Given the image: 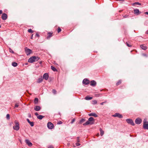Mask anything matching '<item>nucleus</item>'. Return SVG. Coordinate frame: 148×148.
Segmentation results:
<instances>
[{"label": "nucleus", "instance_id": "8fccbe9b", "mask_svg": "<svg viewBox=\"0 0 148 148\" xmlns=\"http://www.w3.org/2000/svg\"><path fill=\"white\" fill-rule=\"evenodd\" d=\"M2 13V10H0V14H1Z\"/></svg>", "mask_w": 148, "mask_h": 148}, {"label": "nucleus", "instance_id": "c85d7f7f", "mask_svg": "<svg viewBox=\"0 0 148 148\" xmlns=\"http://www.w3.org/2000/svg\"><path fill=\"white\" fill-rule=\"evenodd\" d=\"M97 102L96 100H93L92 101V103L93 104H95L97 103Z\"/></svg>", "mask_w": 148, "mask_h": 148}, {"label": "nucleus", "instance_id": "a18cd8bd", "mask_svg": "<svg viewBox=\"0 0 148 148\" xmlns=\"http://www.w3.org/2000/svg\"><path fill=\"white\" fill-rule=\"evenodd\" d=\"M62 123V122L61 121H60L58 123V124H61Z\"/></svg>", "mask_w": 148, "mask_h": 148}, {"label": "nucleus", "instance_id": "e433bc0d", "mask_svg": "<svg viewBox=\"0 0 148 148\" xmlns=\"http://www.w3.org/2000/svg\"><path fill=\"white\" fill-rule=\"evenodd\" d=\"M19 106V105H18V103H16L15 104V107H14V108H17Z\"/></svg>", "mask_w": 148, "mask_h": 148}, {"label": "nucleus", "instance_id": "4468645a", "mask_svg": "<svg viewBox=\"0 0 148 148\" xmlns=\"http://www.w3.org/2000/svg\"><path fill=\"white\" fill-rule=\"evenodd\" d=\"M96 84V82L94 80H92L90 82V85L92 86H95Z\"/></svg>", "mask_w": 148, "mask_h": 148}, {"label": "nucleus", "instance_id": "6e6d98bb", "mask_svg": "<svg viewBox=\"0 0 148 148\" xmlns=\"http://www.w3.org/2000/svg\"><path fill=\"white\" fill-rule=\"evenodd\" d=\"M146 34H148V31H147L146 32Z\"/></svg>", "mask_w": 148, "mask_h": 148}, {"label": "nucleus", "instance_id": "6e6552de", "mask_svg": "<svg viewBox=\"0 0 148 148\" xmlns=\"http://www.w3.org/2000/svg\"><path fill=\"white\" fill-rule=\"evenodd\" d=\"M34 56L31 57L28 60V62H29L32 63L34 62Z\"/></svg>", "mask_w": 148, "mask_h": 148}, {"label": "nucleus", "instance_id": "2eb2a0df", "mask_svg": "<svg viewBox=\"0 0 148 148\" xmlns=\"http://www.w3.org/2000/svg\"><path fill=\"white\" fill-rule=\"evenodd\" d=\"M25 142L29 146L31 147L32 146V144L31 143L29 140H28L27 139L25 140Z\"/></svg>", "mask_w": 148, "mask_h": 148}, {"label": "nucleus", "instance_id": "b1692460", "mask_svg": "<svg viewBox=\"0 0 148 148\" xmlns=\"http://www.w3.org/2000/svg\"><path fill=\"white\" fill-rule=\"evenodd\" d=\"M34 62L35 61H38L40 59V58L38 57H36L35 56H34Z\"/></svg>", "mask_w": 148, "mask_h": 148}, {"label": "nucleus", "instance_id": "4d7b16f0", "mask_svg": "<svg viewBox=\"0 0 148 148\" xmlns=\"http://www.w3.org/2000/svg\"><path fill=\"white\" fill-rule=\"evenodd\" d=\"M127 17V16H124V18H126Z\"/></svg>", "mask_w": 148, "mask_h": 148}, {"label": "nucleus", "instance_id": "37998d69", "mask_svg": "<svg viewBox=\"0 0 148 148\" xmlns=\"http://www.w3.org/2000/svg\"><path fill=\"white\" fill-rule=\"evenodd\" d=\"M106 102H105V101L104 102H103L101 103H100V104L101 105H103L104 104V103H105Z\"/></svg>", "mask_w": 148, "mask_h": 148}, {"label": "nucleus", "instance_id": "cd10ccee", "mask_svg": "<svg viewBox=\"0 0 148 148\" xmlns=\"http://www.w3.org/2000/svg\"><path fill=\"white\" fill-rule=\"evenodd\" d=\"M29 123L30 124V125L32 127L34 125V123L33 122L30 121Z\"/></svg>", "mask_w": 148, "mask_h": 148}, {"label": "nucleus", "instance_id": "a878e982", "mask_svg": "<svg viewBox=\"0 0 148 148\" xmlns=\"http://www.w3.org/2000/svg\"><path fill=\"white\" fill-rule=\"evenodd\" d=\"M12 65L14 67H16L17 65V63L16 62H13L12 63Z\"/></svg>", "mask_w": 148, "mask_h": 148}, {"label": "nucleus", "instance_id": "aec40b11", "mask_svg": "<svg viewBox=\"0 0 148 148\" xmlns=\"http://www.w3.org/2000/svg\"><path fill=\"white\" fill-rule=\"evenodd\" d=\"M42 80H43V79H42V77H40L38 79V80L37 82V83H40L42 82Z\"/></svg>", "mask_w": 148, "mask_h": 148}, {"label": "nucleus", "instance_id": "5701e85b", "mask_svg": "<svg viewBox=\"0 0 148 148\" xmlns=\"http://www.w3.org/2000/svg\"><path fill=\"white\" fill-rule=\"evenodd\" d=\"M52 33H51L50 32H49L48 33V36H47V38H49L51 37L52 36Z\"/></svg>", "mask_w": 148, "mask_h": 148}, {"label": "nucleus", "instance_id": "c03bdc74", "mask_svg": "<svg viewBox=\"0 0 148 148\" xmlns=\"http://www.w3.org/2000/svg\"><path fill=\"white\" fill-rule=\"evenodd\" d=\"M35 114L37 116H38V114L37 112H36L35 113Z\"/></svg>", "mask_w": 148, "mask_h": 148}, {"label": "nucleus", "instance_id": "7ed1b4c3", "mask_svg": "<svg viewBox=\"0 0 148 148\" xmlns=\"http://www.w3.org/2000/svg\"><path fill=\"white\" fill-rule=\"evenodd\" d=\"M14 123L15 124V126L13 127L14 129L16 130H18L19 128V124L18 122H17L16 121H15Z\"/></svg>", "mask_w": 148, "mask_h": 148}, {"label": "nucleus", "instance_id": "a19ab883", "mask_svg": "<svg viewBox=\"0 0 148 148\" xmlns=\"http://www.w3.org/2000/svg\"><path fill=\"white\" fill-rule=\"evenodd\" d=\"M80 144L78 143H76V145L77 146H79L80 145Z\"/></svg>", "mask_w": 148, "mask_h": 148}, {"label": "nucleus", "instance_id": "a211bd4d", "mask_svg": "<svg viewBox=\"0 0 148 148\" xmlns=\"http://www.w3.org/2000/svg\"><path fill=\"white\" fill-rule=\"evenodd\" d=\"M140 47L143 49L146 50L147 49V47L144 45H140Z\"/></svg>", "mask_w": 148, "mask_h": 148}, {"label": "nucleus", "instance_id": "f8f14e48", "mask_svg": "<svg viewBox=\"0 0 148 148\" xmlns=\"http://www.w3.org/2000/svg\"><path fill=\"white\" fill-rule=\"evenodd\" d=\"M49 77V75L47 73H45L43 75V78L46 80H47Z\"/></svg>", "mask_w": 148, "mask_h": 148}, {"label": "nucleus", "instance_id": "f03ea898", "mask_svg": "<svg viewBox=\"0 0 148 148\" xmlns=\"http://www.w3.org/2000/svg\"><path fill=\"white\" fill-rule=\"evenodd\" d=\"M143 127L145 129H148V122L146 119L144 120Z\"/></svg>", "mask_w": 148, "mask_h": 148}, {"label": "nucleus", "instance_id": "473e14b6", "mask_svg": "<svg viewBox=\"0 0 148 148\" xmlns=\"http://www.w3.org/2000/svg\"><path fill=\"white\" fill-rule=\"evenodd\" d=\"M85 119H82L81 120H80V123H83V122H84L85 121Z\"/></svg>", "mask_w": 148, "mask_h": 148}, {"label": "nucleus", "instance_id": "9b49d317", "mask_svg": "<svg viewBox=\"0 0 148 148\" xmlns=\"http://www.w3.org/2000/svg\"><path fill=\"white\" fill-rule=\"evenodd\" d=\"M7 17V15L5 13H3L2 16V18L4 20H5Z\"/></svg>", "mask_w": 148, "mask_h": 148}, {"label": "nucleus", "instance_id": "de8ad7c7", "mask_svg": "<svg viewBox=\"0 0 148 148\" xmlns=\"http://www.w3.org/2000/svg\"><path fill=\"white\" fill-rule=\"evenodd\" d=\"M79 137H77V142H79Z\"/></svg>", "mask_w": 148, "mask_h": 148}, {"label": "nucleus", "instance_id": "09e8293b", "mask_svg": "<svg viewBox=\"0 0 148 148\" xmlns=\"http://www.w3.org/2000/svg\"><path fill=\"white\" fill-rule=\"evenodd\" d=\"M53 147L52 146H50L48 148H53Z\"/></svg>", "mask_w": 148, "mask_h": 148}, {"label": "nucleus", "instance_id": "864d4df0", "mask_svg": "<svg viewBox=\"0 0 148 148\" xmlns=\"http://www.w3.org/2000/svg\"><path fill=\"white\" fill-rule=\"evenodd\" d=\"M33 34L32 35V36L31 37V38L32 39L33 38Z\"/></svg>", "mask_w": 148, "mask_h": 148}, {"label": "nucleus", "instance_id": "f257e3e1", "mask_svg": "<svg viewBox=\"0 0 148 148\" xmlns=\"http://www.w3.org/2000/svg\"><path fill=\"white\" fill-rule=\"evenodd\" d=\"M94 119L92 117H90L85 123L83 124L84 125H92L94 123Z\"/></svg>", "mask_w": 148, "mask_h": 148}, {"label": "nucleus", "instance_id": "39448f33", "mask_svg": "<svg viewBox=\"0 0 148 148\" xmlns=\"http://www.w3.org/2000/svg\"><path fill=\"white\" fill-rule=\"evenodd\" d=\"M25 52L27 55H29L32 52V51L27 48H26L25 49Z\"/></svg>", "mask_w": 148, "mask_h": 148}, {"label": "nucleus", "instance_id": "7c9ffc66", "mask_svg": "<svg viewBox=\"0 0 148 148\" xmlns=\"http://www.w3.org/2000/svg\"><path fill=\"white\" fill-rule=\"evenodd\" d=\"M28 32L32 33H33L34 32L33 31H32L31 29H29L28 30Z\"/></svg>", "mask_w": 148, "mask_h": 148}, {"label": "nucleus", "instance_id": "dca6fc26", "mask_svg": "<svg viewBox=\"0 0 148 148\" xmlns=\"http://www.w3.org/2000/svg\"><path fill=\"white\" fill-rule=\"evenodd\" d=\"M41 109V108L40 106H36L34 108V110L36 111H39Z\"/></svg>", "mask_w": 148, "mask_h": 148}, {"label": "nucleus", "instance_id": "9d476101", "mask_svg": "<svg viewBox=\"0 0 148 148\" xmlns=\"http://www.w3.org/2000/svg\"><path fill=\"white\" fill-rule=\"evenodd\" d=\"M141 119L139 118H138L135 120L136 123L138 124H140L141 123Z\"/></svg>", "mask_w": 148, "mask_h": 148}, {"label": "nucleus", "instance_id": "c9c22d12", "mask_svg": "<svg viewBox=\"0 0 148 148\" xmlns=\"http://www.w3.org/2000/svg\"><path fill=\"white\" fill-rule=\"evenodd\" d=\"M52 92L54 94H55L56 93V90L53 89L52 90Z\"/></svg>", "mask_w": 148, "mask_h": 148}, {"label": "nucleus", "instance_id": "13d9d810", "mask_svg": "<svg viewBox=\"0 0 148 148\" xmlns=\"http://www.w3.org/2000/svg\"><path fill=\"white\" fill-rule=\"evenodd\" d=\"M1 27V25H0V27Z\"/></svg>", "mask_w": 148, "mask_h": 148}, {"label": "nucleus", "instance_id": "423d86ee", "mask_svg": "<svg viewBox=\"0 0 148 148\" xmlns=\"http://www.w3.org/2000/svg\"><path fill=\"white\" fill-rule=\"evenodd\" d=\"M126 121L128 123L132 125H134V123L132 119H127L126 120Z\"/></svg>", "mask_w": 148, "mask_h": 148}, {"label": "nucleus", "instance_id": "0eeeda50", "mask_svg": "<svg viewBox=\"0 0 148 148\" xmlns=\"http://www.w3.org/2000/svg\"><path fill=\"white\" fill-rule=\"evenodd\" d=\"M114 117H117L119 118H121L123 117L119 113H116L112 115Z\"/></svg>", "mask_w": 148, "mask_h": 148}, {"label": "nucleus", "instance_id": "49530a36", "mask_svg": "<svg viewBox=\"0 0 148 148\" xmlns=\"http://www.w3.org/2000/svg\"><path fill=\"white\" fill-rule=\"evenodd\" d=\"M27 120L28 123H29L30 122L29 119H27Z\"/></svg>", "mask_w": 148, "mask_h": 148}, {"label": "nucleus", "instance_id": "20e7f679", "mask_svg": "<svg viewBox=\"0 0 148 148\" xmlns=\"http://www.w3.org/2000/svg\"><path fill=\"white\" fill-rule=\"evenodd\" d=\"M47 126L49 129H51L53 128L54 125L51 122H49L47 124Z\"/></svg>", "mask_w": 148, "mask_h": 148}, {"label": "nucleus", "instance_id": "6ab92c4d", "mask_svg": "<svg viewBox=\"0 0 148 148\" xmlns=\"http://www.w3.org/2000/svg\"><path fill=\"white\" fill-rule=\"evenodd\" d=\"M92 98V97H90L89 96H87L85 97V99L86 100H91Z\"/></svg>", "mask_w": 148, "mask_h": 148}, {"label": "nucleus", "instance_id": "ddd939ff", "mask_svg": "<svg viewBox=\"0 0 148 148\" xmlns=\"http://www.w3.org/2000/svg\"><path fill=\"white\" fill-rule=\"evenodd\" d=\"M134 13L136 15H138L140 14V13L138 9H136L134 10Z\"/></svg>", "mask_w": 148, "mask_h": 148}, {"label": "nucleus", "instance_id": "603ef678", "mask_svg": "<svg viewBox=\"0 0 148 148\" xmlns=\"http://www.w3.org/2000/svg\"><path fill=\"white\" fill-rule=\"evenodd\" d=\"M145 14H147L148 15V12H146L145 13Z\"/></svg>", "mask_w": 148, "mask_h": 148}, {"label": "nucleus", "instance_id": "5fc2aeb1", "mask_svg": "<svg viewBox=\"0 0 148 148\" xmlns=\"http://www.w3.org/2000/svg\"><path fill=\"white\" fill-rule=\"evenodd\" d=\"M29 117H31V114H29Z\"/></svg>", "mask_w": 148, "mask_h": 148}, {"label": "nucleus", "instance_id": "f3484780", "mask_svg": "<svg viewBox=\"0 0 148 148\" xmlns=\"http://www.w3.org/2000/svg\"><path fill=\"white\" fill-rule=\"evenodd\" d=\"M88 115L89 116H93L95 117H97V115L95 113H92L90 114H88Z\"/></svg>", "mask_w": 148, "mask_h": 148}, {"label": "nucleus", "instance_id": "3c124183", "mask_svg": "<svg viewBox=\"0 0 148 148\" xmlns=\"http://www.w3.org/2000/svg\"><path fill=\"white\" fill-rule=\"evenodd\" d=\"M40 64H41L42 63V61H41L39 62Z\"/></svg>", "mask_w": 148, "mask_h": 148}, {"label": "nucleus", "instance_id": "393cba45", "mask_svg": "<svg viewBox=\"0 0 148 148\" xmlns=\"http://www.w3.org/2000/svg\"><path fill=\"white\" fill-rule=\"evenodd\" d=\"M99 130L100 132V135L101 136H102L104 134V131L102 130V129L100 128L99 129Z\"/></svg>", "mask_w": 148, "mask_h": 148}, {"label": "nucleus", "instance_id": "4be33fe9", "mask_svg": "<svg viewBox=\"0 0 148 148\" xmlns=\"http://www.w3.org/2000/svg\"><path fill=\"white\" fill-rule=\"evenodd\" d=\"M38 99L37 98H35L34 101L35 104H37L38 103Z\"/></svg>", "mask_w": 148, "mask_h": 148}, {"label": "nucleus", "instance_id": "c756f323", "mask_svg": "<svg viewBox=\"0 0 148 148\" xmlns=\"http://www.w3.org/2000/svg\"><path fill=\"white\" fill-rule=\"evenodd\" d=\"M134 5H140L141 3L138 2H135L133 4Z\"/></svg>", "mask_w": 148, "mask_h": 148}, {"label": "nucleus", "instance_id": "1a4fd4ad", "mask_svg": "<svg viewBox=\"0 0 148 148\" xmlns=\"http://www.w3.org/2000/svg\"><path fill=\"white\" fill-rule=\"evenodd\" d=\"M83 83L85 85H87L89 83V81L87 79H85L83 81Z\"/></svg>", "mask_w": 148, "mask_h": 148}, {"label": "nucleus", "instance_id": "412c9836", "mask_svg": "<svg viewBox=\"0 0 148 148\" xmlns=\"http://www.w3.org/2000/svg\"><path fill=\"white\" fill-rule=\"evenodd\" d=\"M44 117V116L41 115H38L37 116V118L40 120L42 119Z\"/></svg>", "mask_w": 148, "mask_h": 148}, {"label": "nucleus", "instance_id": "58836bf2", "mask_svg": "<svg viewBox=\"0 0 148 148\" xmlns=\"http://www.w3.org/2000/svg\"><path fill=\"white\" fill-rule=\"evenodd\" d=\"M126 45L129 47H130L132 46L131 45H130L127 42L126 43Z\"/></svg>", "mask_w": 148, "mask_h": 148}, {"label": "nucleus", "instance_id": "f704fd0d", "mask_svg": "<svg viewBox=\"0 0 148 148\" xmlns=\"http://www.w3.org/2000/svg\"><path fill=\"white\" fill-rule=\"evenodd\" d=\"M61 31V29L60 28V27H58V33H59Z\"/></svg>", "mask_w": 148, "mask_h": 148}, {"label": "nucleus", "instance_id": "79ce46f5", "mask_svg": "<svg viewBox=\"0 0 148 148\" xmlns=\"http://www.w3.org/2000/svg\"><path fill=\"white\" fill-rule=\"evenodd\" d=\"M36 36L37 37H39V34L36 33Z\"/></svg>", "mask_w": 148, "mask_h": 148}, {"label": "nucleus", "instance_id": "4c0bfd02", "mask_svg": "<svg viewBox=\"0 0 148 148\" xmlns=\"http://www.w3.org/2000/svg\"><path fill=\"white\" fill-rule=\"evenodd\" d=\"M9 51H10V52L12 53H14V51H12V50L11 49H10V48L9 49Z\"/></svg>", "mask_w": 148, "mask_h": 148}, {"label": "nucleus", "instance_id": "2f4dec72", "mask_svg": "<svg viewBox=\"0 0 148 148\" xmlns=\"http://www.w3.org/2000/svg\"><path fill=\"white\" fill-rule=\"evenodd\" d=\"M6 118L8 120L10 119V116L9 114H7L6 115Z\"/></svg>", "mask_w": 148, "mask_h": 148}, {"label": "nucleus", "instance_id": "ea45409f", "mask_svg": "<svg viewBox=\"0 0 148 148\" xmlns=\"http://www.w3.org/2000/svg\"><path fill=\"white\" fill-rule=\"evenodd\" d=\"M75 121V119H73L72 121H71V124H72L73 123V122Z\"/></svg>", "mask_w": 148, "mask_h": 148}, {"label": "nucleus", "instance_id": "bb28decb", "mask_svg": "<svg viewBox=\"0 0 148 148\" xmlns=\"http://www.w3.org/2000/svg\"><path fill=\"white\" fill-rule=\"evenodd\" d=\"M51 68L52 70L54 71H57V70L56 69V68L53 66H51Z\"/></svg>", "mask_w": 148, "mask_h": 148}, {"label": "nucleus", "instance_id": "72a5a7b5", "mask_svg": "<svg viewBox=\"0 0 148 148\" xmlns=\"http://www.w3.org/2000/svg\"><path fill=\"white\" fill-rule=\"evenodd\" d=\"M121 83V81L119 80L116 84L117 85H118L120 84Z\"/></svg>", "mask_w": 148, "mask_h": 148}]
</instances>
